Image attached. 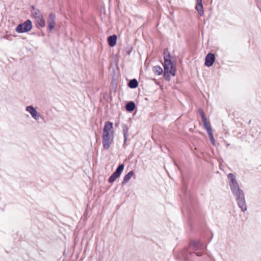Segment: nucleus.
Masks as SVG:
<instances>
[{"label":"nucleus","mask_w":261,"mask_h":261,"mask_svg":"<svg viewBox=\"0 0 261 261\" xmlns=\"http://www.w3.org/2000/svg\"><path fill=\"white\" fill-rule=\"evenodd\" d=\"M228 178L229 180L231 191L233 195L236 197L238 206L240 207L242 211H246L247 210V205L243 191L240 188L239 184L233 174H229Z\"/></svg>","instance_id":"nucleus-1"},{"label":"nucleus","mask_w":261,"mask_h":261,"mask_svg":"<svg viewBox=\"0 0 261 261\" xmlns=\"http://www.w3.org/2000/svg\"><path fill=\"white\" fill-rule=\"evenodd\" d=\"M114 130L113 124L111 122H106L103 130L102 142L103 147L106 149L110 148L113 142Z\"/></svg>","instance_id":"nucleus-2"},{"label":"nucleus","mask_w":261,"mask_h":261,"mask_svg":"<svg viewBox=\"0 0 261 261\" xmlns=\"http://www.w3.org/2000/svg\"><path fill=\"white\" fill-rule=\"evenodd\" d=\"M164 74L166 77H169L171 75L174 76L175 75V68L173 67L171 60L169 59V56L167 57L166 54L164 57Z\"/></svg>","instance_id":"nucleus-3"},{"label":"nucleus","mask_w":261,"mask_h":261,"mask_svg":"<svg viewBox=\"0 0 261 261\" xmlns=\"http://www.w3.org/2000/svg\"><path fill=\"white\" fill-rule=\"evenodd\" d=\"M32 14L39 26L42 28L45 27V21L43 18V16L41 13L38 9H35L34 7H33Z\"/></svg>","instance_id":"nucleus-4"},{"label":"nucleus","mask_w":261,"mask_h":261,"mask_svg":"<svg viewBox=\"0 0 261 261\" xmlns=\"http://www.w3.org/2000/svg\"><path fill=\"white\" fill-rule=\"evenodd\" d=\"M32 28V22L28 20L24 23L19 24L16 28V31L19 33H22L30 31Z\"/></svg>","instance_id":"nucleus-5"},{"label":"nucleus","mask_w":261,"mask_h":261,"mask_svg":"<svg viewBox=\"0 0 261 261\" xmlns=\"http://www.w3.org/2000/svg\"><path fill=\"white\" fill-rule=\"evenodd\" d=\"M124 166L123 164L120 165L117 168L116 171L112 174L109 179V181L111 183L113 182L117 178L120 177L121 173L124 169Z\"/></svg>","instance_id":"nucleus-6"},{"label":"nucleus","mask_w":261,"mask_h":261,"mask_svg":"<svg viewBox=\"0 0 261 261\" xmlns=\"http://www.w3.org/2000/svg\"><path fill=\"white\" fill-rule=\"evenodd\" d=\"M25 111L29 113L31 117L36 121H38L40 118V114L37 112L36 109L32 106L26 107Z\"/></svg>","instance_id":"nucleus-7"},{"label":"nucleus","mask_w":261,"mask_h":261,"mask_svg":"<svg viewBox=\"0 0 261 261\" xmlns=\"http://www.w3.org/2000/svg\"><path fill=\"white\" fill-rule=\"evenodd\" d=\"M215 57L213 54H208L205 57V65L207 67L212 66L215 62Z\"/></svg>","instance_id":"nucleus-8"},{"label":"nucleus","mask_w":261,"mask_h":261,"mask_svg":"<svg viewBox=\"0 0 261 261\" xmlns=\"http://www.w3.org/2000/svg\"><path fill=\"white\" fill-rule=\"evenodd\" d=\"M47 23L48 25V29L49 30H52L56 24V15L54 13H51L47 20Z\"/></svg>","instance_id":"nucleus-9"},{"label":"nucleus","mask_w":261,"mask_h":261,"mask_svg":"<svg viewBox=\"0 0 261 261\" xmlns=\"http://www.w3.org/2000/svg\"><path fill=\"white\" fill-rule=\"evenodd\" d=\"M195 8L200 16H202L203 15L204 10L202 4V0H197Z\"/></svg>","instance_id":"nucleus-10"},{"label":"nucleus","mask_w":261,"mask_h":261,"mask_svg":"<svg viewBox=\"0 0 261 261\" xmlns=\"http://www.w3.org/2000/svg\"><path fill=\"white\" fill-rule=\"evenodd\" d=\"M108 41L110 46L113 47L116 44L117 36L116 35L111 36L108 38Z\"/></svg>","instance_id":"nucleus-11"},{"label":"nucleus","mask_w":261,"mask_h":261,"mask_svg":"<svg viewBox=\"0 0 261 261\" xmlns=\"http://www.w3.org/2000/svg\"><path fill=\"white\" fill-rule=\"evenodd\" d=\"M203 123L204 128L206 130L208 135L212 133H213L212 128L211 127L210 124L208 122L207 120H206L205 121H203Z\"/></svg>","instance_id":"nucleus-12"},{"label":"nucleus","mask_w":261,"mask_h":261,"mask_svg":"<svg viewBox=\"0 0 261 261\" xmlns=\"http://www.w3.org/2000/svg\"><path fill=\"white\" fill-rule=\"evenodd\" d=\"M134 175V172L133 171H129L126 175L124 177L122 181V184H125Z\"/></svg>","instance_id":"nucleus-13"},{"label":"nucleus","mask_w":261,"mask_h":261,"mask_svg":"<svg viewBox=\"0 0 261 261\" xmlns=\"http://www.w3.org/2000/svg\"><path fill=\"white\" fill-rule=\"evenodd\" d=\"M125 108L127 111L132 112L135 108V104L134 102L130 101L126 105Z\"/></svg>","instance_id":"nucleus-14"},{"label":"nucleus","mask_w":261,"mask_h":261,"mask_svg":"<svg viewBox=\"0 0 261 261\" xmlns=\"http://www.w3.org/2000/svg\"><path fill=\"white\" fill-rule=\"evenodd\" d=\"M153 72L157 75H161L163 72V69L159 66H155L153 67Z\"/></svg>","instance_id":"nucleus-15"},{"label":"nucleus","mask_w":261,"mask_h":261,"mask_svg":"<svg viewBox=\"0 0 261 261\" xmlns=\"http://www.w3.org/2000/svg\"><path fill=\"white\" fill-rule=\"evenodd\" d=\"M138 83L136 80L133 79L131 80L129 83V87L132 88H135L138 86Z\"/></svg>","instance_id":"nucleus-16"},{"label":"nucleus","mask_w":261,"mask_h":261,"mask_svg":"<svg viewBox=\"0 0 261 261\" xmlns=\"http://www.w3.org/2000/svg\"><path fill=\"white\" fill-rule=\"evenodd\" d=\"M199 113L200 114V116L201 117L202 121H205L206 120H207L206 118L205 117L204 113L202 110H200Z\"/></svg>","instance_id":"nucleus-17"},{"label":"nucleus","mask_w":261,"mask_h":261,"mask_svg":"<svg viewBox=\"0 0 261 261\" xmlns=\"http://www.w3.org/2000/svg\"><path fill=\"white\" fill-rule=\"evenodd\" d=\"M208 136L210 137L211 142H212V143L213 144V145H215V139H214V138L213 136V133L208 134Z\"/></svg>","instance_id":"nucleus-18"},{"label":"nucleus","mask_w":261,"mask_h":261,"mask_svg":"<svg viewBox=\"0 0 261 261\" xmlns=\"http://www.w3.org/2000/svg\"><path fill=\"white\" fill-rule=\"evenodd\" d=\"M127 129L126 128V129H124V142H125L127 140Z\"/></svg>","instance_id":"nucleus-19"},{"label":"nucleus","mask_w":261,"mask_h":261,"mask_svg":"<svg viewBox=\"0 0 261 261\" xmlns=\"http://www.w3.org/2000/svg\"><path fill=\"white\" fill-rule=\"evenodd\" d=\"M165 53H166V55L168 57L169 56V59L170 58V55H169V51L167 50H165L164 51V55H165ZM165 57V56L164 57V58Z\"/></svg>","instance_id":"nucleus-20"},{"label":"nucleus","mask_w":261,"mask_h":261,"mask_svg":"<svg viewBox=\"0 0 261 261\" xmlns=\"http://www.w3.org/2000/svg\"><path fill=\"white\" fill-rule=\"evenodd\" d=\"M196 243L195 242H192L191 243V245H192L193 246H196Z\"/></svg>","instance_id":"nucleus-21"},{"label":"nucleus","mask_w":261,"mask_h":261,"mask_svg":"<svg viewBox=\"0 0 261 261\" xmlns=\"http://www.w3.org/2000/svg\"><path fill=\"white\" fill-rule=\"evenodd\" d=\"M197 256H200L201 255L200 254H199L198 253H197L196 254Z\"/></svg>","instance_id":"nucleus-22"}]
</instances>
